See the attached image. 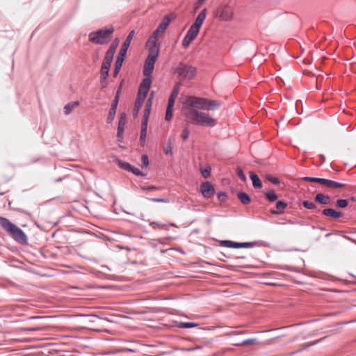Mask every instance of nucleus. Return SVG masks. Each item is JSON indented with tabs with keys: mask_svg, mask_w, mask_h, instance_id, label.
<instances>
[{
	"mask_svg": "<svg viewBox=\"0 0 356 356\" xmlns=\"http://www.w3.org/2000/svg\"><path fill=\"white\" fill-rule=\"evenodd\" d=\"M315 200L323 204H328L330 202V197L322 193H318L315 197Z\"/></svg>",
	"mask_w": 356,
	"mask_h": 356,
	"instance_id": "obj_21",
	"label": "nucleus"
},
{
	"mask_svg": "<svg viewBox=\"0 0 356 356\" xmlns=\"http://www.w3.org/2000/svg\"><path fill=\"white\" fill-rule=\"evenodd\" d=\"M152 200L153 202H165V203H167V202H169L168 200L162 199V198H154V199H152Z\"/></svg>",
	"mask_w": 356,
	"mask_h": 356,
	"instance_id": "obj_49",
	"label": "nucleus"
},
{
	"mask_svg": "<svg viewBox=\"0 0 356 356\" xmlns=\"http://www.w3.org/2000/svg\"><path fill=\"white\" fill-rule=\"evenodd\" d=\"M118 102H119V91L117 92V95H116L114 100L113 101V103L111 104V108H113V109L117 110V106H118Z\"/></svg>",
	"mask_w": 356,
	"mask_h": 356,
	"instance_id": "obj_36",
	"label": "nucleus"
},
{
	"mask_svg": "<svg viewBox=\"0 0 356 356\" xmlns=\"http://www.w3.org/2000/svg\"><path fill=\"white\" fill-rule=\"evenodd\" d=\"M323 214L327 217H330L332 218H339L343 216V213L340 211H337L333 209H325L323 211Z\"/></svg>",
	"mask_w": 356,
	"mask_h": 356,
	"instance_id": "obj_17",
	"label": "nucleus"
},
{
	"mask_svg": "<svg viewBox=\"0 0 356 356\" xmlns=\"http://www.w3.org/2000/svg\"><path fill=\"white\" fill-rule=\"evenodd\" d=\"M147 122H142L140 136V142L142 146H143L145 143V138L147 136Z\"/></svg>",
	"mask_w": 356,
	"mask_h": 356,
	"instance_id": "obj_19",
	"label": "nucleus"
},
{
	"mask_svg": "<svg viewBox=\"0 0 356 356\" xmlns=\"http://www.w3.org/2000/svg\"><path fill=\"white\" fill-rule=\"evenodd\" d=\"M115 53V50L109 48L106 54V56L104 57L103 62L108 63V64H111Z\"/></svg>",
	"mask_w": 356,
	"mask_h": 356,
	"instance_id": "obj_22",
	"label": "nucleus"
},
{
	"mask_svg": "<svg viewBox=\"0 0 356 356\" xmlns=\"http://www.w3.org/2000/svg\"><path fill=\"white\" fill-rule=\"evenodd\" d=\"M175 101V99L173 98V97H170V98L168 99L167 108L172 109V108L174 106Z\"/></svg>",
	"mask_w": 356,
	"mask_h": 356,
	"instance_id": "obj_43",
	"label": "nucleus"
},
{
	"mask_svg": "<svg viewBox=\"0 0 356 356\" xmlns=\"http://www.w3.org/2000/svg\"><path fill=\"white\" fill-rule=\"evenodd\" d=\"M185 104L189 106L188 109L214 111L220 106L219 102L207 98L195 96L188 97Z\"/></svg>",
	"mask_w": 356,
	"mask_h": 356,
	"instance_id": "obj_2",
	"label": "nucleus"
},
{
	"mask_svg": "<svg viewBox=\"0 0 356 356\" xmlns=\"http://www.w3.org/2000/svg\"><path fill=\"white\" fill-rule=\"evenodd\" d=\"M179 326L182 328H192V327H197V324L195 323L186 322V323H180Z\"/></svg>",
	"mask_w": 356,
	"mask_h": 356,
	"instance_id": "obj_30",
	"label": "nucleus"
},
{
	"mask_svg": "<svg viewBox=\"0 0 356 356\" xmlns=\"http://www.w3.org/2000/svg\"><path fill=\"white\" fill-rule=\"evenodd\" d=\"M303 206L308 209H312L316 207V205L314 202H309V201H304L302 203Z\"/></svg>",
	"mask_w": 356,
	"mask_h": 356,
	"instance_id": "obj_37",
	"label": "nucleus"
},
{
	"mask_svg": "<svg viewBox=\"0 0 356 356\" xmlns=\"http://www.w3.org/2000/svg\"><path fill=\"white\" fill-rule=\"evenodd\" d=\"M179 85H176V86L175 87L170 97H173V98L176 99V97H177L178 95V93H179Z\"/></svg>",
	"mask_w": 356,
	"mask_h": 356,
	"instance_id": "obj_42",
	"label": "nucleus"
},
{
	"mask_svg": "<svg viewBox=\"0 0 356 356\" xmlns=\"http://www.w3.org/2000/svg\"><path fill=\"white\" fill-rule=\"evenodd\" d=\"M320 184L325 186V187L331 189H336L339 188H343L345 186V184L340 182H337L332 180L321 179L320 181Z\"/></svg>",
	"mask_w": 356,
	"mask_h": 356,
	"instance_id": "obj_12",
	"label": "nucleus"
},
{
	"mask_svg": "<svg viewBox=\"0 0 356 356\" xmlns=\"http://www.w3.org/2000/svg\"><path fill=\"white\" fill-rule=\"evenodd\" d=\"M129 172H131L138 176H145V174H143L139 169L133 165H131Z\"/></svg>",
	"mask_w": 356,
	"mask_h": 356,
	"instance_id": "obj_31",
	"label": "nucleus"
},
{
	"mask_svg": "<svg viewBox=\"0 0 356 356\" xmlns=\"http://www.w3.org/2000/svg\"><path fill=\"white\" fill-rule=\"evenodd\" d=\"M116 111L117 110H115V109L110 108L108 115V117L106 119V122L108 123H111L113 121L115 114H116Z\"/></svg>",
	"mask_w": 356,
	"mask_h": 356,
	"instance_id": "obj_29",
	"label": "nucleus"
},
{
	"mask_svg": "<svg viewBox=\"0 0 356 356\" xmlns=\"http://www.w3.org/2000/svg\"><path fill=\"white\" fill-rule=\"evenodd\" d=\"M163 34L164 33H163L161 30L156 28V29L152 33V34L149 38L146 44V47L155 48L160 50V44L159 42V39Z\"/></svg>",
	"mask_w": 356,
	"mask_h": 356,
	"instance_id": "obj_10",
	"label": "nucleus"
},
{
	"mask_svg": "<svg viewBox=\"0 0 356 356\" xmlns=\"http://www.w3.org/2000/svg\"><path fill=\"white\" fill-rule=\"evenodd\" d=\"M199 348L198 347L197 348H185L184 350H186V351H192V350H194L195 349H197Z\"/></svg>",
	"mask_w": 356,
	"mask_h": 356,
	"instance_id": "obj_53",
	"label": "nucleus"
},
{
	"mask_svg": "<svg viewBox=\"0 0 356 356\" xmlns=\"http://www.w3.org/2000/svg\"><path fill=\"white\" fill-rule=\"evenodd\" d=\"M202 195L206 198H211L215 193L214 188L210 182H204L200 186Z\"/></svg>",
	"mask_w": 356,
	"mask_h": 356,
	"instance_id": "obj_11",
	"label": "nucleus"
},
{
	"mask_svg": "<svg viewBox=\"0 0 356 356\" xmlns=\"http://www.w3.org/2000/svg\"><path fill=\"white\" fill-rule=\"evenodd\" d=\"M266 195L270 201H275L277 199V195L273 191L268 192Z\"/></svg>",
	"mask_w": 356,
	"mask_h": 356,
	"instance_id": "obj_32",
	"label": "nucleus"
},
{
	"mask_svg": "<svg viewBox=\"0 0 356 356\" xmlns=\"http://www.w3.org/2000/svg\"><path fill=\"white\" fill-rule=\"evenodd\" d=\"M152 105V104H150V101L147 102L146 105H145V109L144 111L143 122H148V119H149L150 112H151Z\"/></svg>",
	"mask_w": 356,
	"mask_h": 356,
	"instance_id": "obj_24",
	"label": "nucleus"
},
{
	"mask_svg": "<svg viewBox=\"0 0 356 356\" xmlns=\"http://www.w3.org/2000/svg\"><path fill=\"white\" fill-rule=\"evenodd\" d=\"M172 18L170 17V15H167L165 16L163 20L161 21V22L159 24V25L158 26V29L159 30H161L163 33H165L166 29L168 28V26H169L170 22L172 21Z\"/></svg>",
	"mask_w": 356,
	"mask_h": 356,
	"instance_id": "obj_18",
	"label": "nucleus"
},
{
	"mask_svg": "<svg viewBox=\"0 0 356 356\" xmlns=\"http://www.w3.org/2000/svg\"><path fill=\"white\" fill-rule=\"evenodd\" d=\"M237 174L241 180L245 181L246 177H245V175H244L243 172L242 171V170H241V169L238 170Z\"/></svg>",
	"mask_w": 356,
	"mask_h": 356,
	"instance_id": "obj_47",
	"label": "nucleus"
},
{
	"mask_svg": "<svg viewBox=\"0 0 356 356\" xmlns=\"http://www.w3.org/2000/svg\"><path fill=\"white\" fill-rule=\"evenodd\" d=\"M153 97H154V94L153 92L151 93L149 97L148 98L147 101H150V104H152V99H153Z\"/></svg>",
	"mask_w": 356,
	"mask_h": 356,
	"instance_id": "obj_52",
	"label": "nucleus"
},
{
	"mask_svg": "<svg viewBox=\"0 0 356 356\" xmlns=\"http://www.w3.org/2000/svg\"><path fill=\"white\" fill-rule=\"evenodd\" d=\"M218 199L220 200V201H225L226 199H227V195L225 193H219L218 194Z\"/></svg>",
	"mask_w": 356,
	"mask_h": 356,
	"instance_id": "obj_48",
	"label": "nucleus"
},
{
	"mask_svg": "<svg viewBox=\"0 0 356 356\" xmlns=\"http://www.w3.org/2000/svg\"><path fill=\"white\" fill-rule=\"evenodd\" d=\"M142 105H143V104H141L140 102H135L134 111H135L136 115H138V113L139 110L140 109Z\"/></svg>",
	"mask_w": 356,
	"mask_h": 356,
	"instance_id": "obj_45",
	"label": "nucleus"
},
{
	"mask_svg": "<svg viewBox=\"0 0 356 356\" xmlns=\"http://www.w3.org/2000/svg\"><path fill=\"white\" fill-rule=\"evenodd\" d=\"M0 225L12 235L15 240L22 243L26 242V236L24 232L7 218L0 217Z\"/></svg>",
	"mask_w": 356,
	"mask_h": 356,
	"instance_id": "obj_4",
	"label": "nucleus"
},
{
	"mask_svg": "<svg viewBox=\"0 0 356 356\" xmlns=\"http://www.w3.org/2000/svg\"><path fill=\"white\" fill-rule=\"evenodd\" d=\"M142 161V167L143 168H147L149 165V159L148 156L145 154L143 155L141 157Z\"/></svg>",
	"mask_w": 356,
	"mask_h": 356,
	"instance_id": "obj_35",
	"label": "nucleus"
},
{
	"mask_svg": "<svg viewBox=\"0 0 356 356\" xmlns=\"http://www.w3.org/2000/svg\"><path fill=\"white\" fill-rule=\"evenodd\" d=\"M238 197L240 200V201L244 204H248L251 201L250 197L245 193H238Z\"/></svg>",
	"mask_w": 356,
	"mask_h": 356,
	"instance_id": "obj_26",
	"label": "nucleus"
},
{
	"mask_svg": "<svg viewBox=\"0 0 356 356\" xmlns=\"http://www.w3.org/2000/svg\"><path fill=\"white\" fill-rule=\"evenodd\" d=\"M147 48L148 49L149 54L144 64L143 74L145 76L149 77L153 72L155 62L159 54V49L151 47Z\"/></svg>",
	"mask_w": 356,
	"mask_h": 356,
	"instance_id": "obj_8",
	"label": "nucleus"
},
{
	"mask_svg": "<svg viewBox=\"0 0 356 356\" xmlns=\"http://www.w3.org/2000/svg\"><path fill=\"white\" fill-rule=\"evenodd\" d=\"M113 32L114 27L113 26L105 27L97 31L91 32L88 35V40L95 44H105L110 40Z\"/></svg>",
	"mask_w": 356,
	"mask_h": 356,
	"instance_id": "obj_5",
	"label": "nucleus"
},
{
	"mask_svg": "<svg viewBox=\"0 0 356 356\" xmlns=\"http://www.w3.org/2000/svg\"><path fill=\"white\" fill-rule=\"evenodd\" d=\"M111 64H108L106 63H102V68H101V83L103 87L106 86V80L108 76V72L110 70Z\"/></svg>",
	"mask_w": 356,
	"mask_h": 356,
	"instance_id": "obj_14",
	"label": "nucleus"
},
{
	"mask_svg": "<svg viewBox=\"0 0 356 356\" xmlns=\"http://www.w3.org/2000/svg\"><path fill=\"white\" fill-rule=\"evenodd\" d=\"M146 97L147 96H145L144 95H141V94L138 93V96H137L136 102H140L141 104H143Z\"/></svg>",
	"mask_w": 356,
	"mask_h": 356,
	"instance_id": "obj_40",
	"label": "nucleus"
},
{
	"mask_svg": "<svg viewBox=\"0 0 356 356\" xmlns=\"http://www.w3.org/2000/svg\"><path fill=\"white\" fill-rule=\"evenodd\" d=\"M221 245L227 248H247L250 246L249 243H236L232 241H223Z\"/></svg>",
	"mask_w": 356,
	"mask_h": 356,
	"instance_id": "obj_15",
	"label": "nucleus"
},
{
	"mask_svg": "<svg viewBox=\"0 0 356 356\" xmlns=\"http://www.w3.org/2000/svg\"><path fill=\"white\" fill-rule=\"evenodd\" d=\"M151 83L152 81L149 77H147L145 79H143L140 86L138 93L147 96V94L151 86Z\"/></svg>",
	"mask_w": 356,
	"mask_h": 356,
	"instance_id": "obj_16",
	"label": "nucleus"
},
{
	"mask_svg": "<svg viewBox=\"0 0 356 356\" xmlns=\"http://www.w3.org/2000/svg\"><path fill=\"white\" fill-rule=\"evenodd\" d=\"M199 1L202 3L204 1V0H199Z\"/></svg>",
	"mask_w": 356,
	"mask_h": 356,
	"instance_id": "obj_55",
	"label": "nucleus"
},
{
	"mask_svg": "<svg viewBox=\"0 0 356 356\" xmlns=\"http://www.w3.org/2000/svg\"><path fill=\"white\" fill-rule=\"evenodd\" d=\"M201 172H202V176L204 178H207L210 175L211 170H210L209 168H207L202 170Z\"/></svg>",
	"mask_w": 356,
	"mask_h": 356,
	"instance_id": "obj_41",
	"label": "nucleus"
},
{
	"mask_svg": "<svg viewBox=\"0 0 356 356\" xmlns=\"http://www.w3.org/2000/svg\"><path fill=\"white\" fill-rule=\"evenodd\" d=\"M34 318H49V316H44V317H33Z\"/></svg>",
	"mask_w": 356,
	"mask_h": 356,
	"instance_id": "obj_54",
	"label": "nucleus"
},
{
	"mask_svg": "<svg viewBox=\"0 0 356 356\" xmlns=\"http://www.w3.org/2000/svg\"><path fill=\"white\" fill-rule=\"evenodd\" d=\"M254 339H248V340L243 341L242 345L252 344L254 343Z\"/></svg>",
	"mask_w": 356,
	"mask_h": 356,
	"instance_id": "obj_51",
	"label": "nucleus"
},
{
	"mask_svg": "<svg viewBox=\"0 0 356 356\" xmlns=\"http://www.w3.org/2000/svg\"><path fill=\"white\" fill-rule=\"evenodd\" d=\"M336 204L339 208H346L348 206V202L346 200L341 199L337 201Z\"/></svg>",
	"mask_w": 356,
	"mask_h": 356,
	"instance_id": "obj_33",
	"label": "nucleus"
},
{
	"mask_svg": "<svg viewBox=\"0 0 356 356\" xmlns=\"http://www.w3.org/2000/svg\"><path fill=\"white\" fill-rule=\"evenodd\" d=\"M185 115L188 120L195 125L213 127L216 124V120L203 111L187 109Z\"/></svg>",
	"mask_w": 356,
	"mask_h": 356,
	"instance_id": "obj_1",
	"label": "nucleus"
},
{
	"mask_svg": "<svg viewBox=\"0 0 356 356\" xmlns=\"http://www.w3.org/2000/svg\"><path fill=\"white\" fill-rule=\"evenodd\" d=\"M207 9H203L196 17L194 23L191 25L184 37L182 44L184 47H188L191 42L197 37L200 28L206 19Z\"/></svg>",
	"mask_w": 356,
	"mask_h": 356,
	"instance_id": "obj_3",
	"label": "nucleus"
},
{
	"mask_svg": "<svg viewBox=\"0 0 356 356\" xmlns=\"http://www.w3.org/2000/svg\"><path fill=\"white\" fill-rule=\"evenodd\" d=\"M197 70L195 67L179 63L175 70V73L183 79H192L196 75Z\"/></svg>",
	"mask_w": 356,
	"mask_h": 356,
	"instance_id": "obj_9",
	"label": "nucleus"
},
{
	"mask_svg": "<svg viewBox=\"0 0 356 356\" xmlns=\"http://www.w3.org/2000/svg\"><path fill=\"white\" fill-rule=\"evenodd\" d=\"M79 105L78 102H73L67 104L64 106V113L65 115H69L77 106Z\"/></svg>",
	"mask_w": 356,
	"mask_h": 356,
	"instance_id": "obj_23",
	"label": "nucleus"
},
{
	"mask_svg": "<svg viewBox=\"0 0 356 356\" xmlns=\"http://www.w3.org/2000/svg\"><path fill=\"white\" fill-rule=\"evenodd\" d=\"M127 121V115L124 113H121L118 127V133L117 137L120 139L122 138L123 133L124 130V127Z\"/></svg>",
	"mask_w": 356,
	"mask_h": 356,
	"instance_id": "obj_13",
	"label": "nucleus"
},
{
	"mask_svg": "<svg viewBox=\"0 0 356 356\" xmlns=\"http://www.w3.org/2000/svg\"><path fill=\"white\" fill-rule=\"evenodd\" d=\"M214 15L221 21L231 22L234 18V6L229 3H222L214 11Z\"/></svg>",
	"mask_w": 356,
	"mask_h": 356,
	"instance_id": "obj_7",
	"label": "nucleus"
},
{
	"mask_svg": "<svg viewBox=\"0 0 356 356\" xmlns=\"http://www.w3.org/2000/svg\"><path fill=\"white\" fill-rule=\"evenodd\" d=\"M268 179L274 184H277L280 183V180L277 177H270L268 178Z\"/></svg>",
	"mask_w": 356,
	"mask_h": 356,
	"instance_id": "obj_50",
	"label": "nucleus"
},
{
	"mask_svg": "<svg viewBox=\"0 0 356 356\" xmlns=\"http://www.w3.org/2000/svg\"><path fill=\"white\" fill-rule=\"evenodd\" d=\"M172 109L167 108L166 113H165V120H170L172 119Z\"/></svg>",
	"mask_w": 356,
	"mask_h": 356,
	"instance_id": "obj_44",
	"label": "nucleus"
},
{
	"mask_svg": "<svg viewBox=\"0 0 356 356\" xmlns=\"http://www.w3.org/2000/svg\"><path fill=\"white\" fill-rule=\"evenodd\" d=\"M118 44H119V40L118 39H115L113 42V43L111 44V45L110 46L109 48L113 49V50L116 51V49H117Z\"/></svg>",
	"mask_w": 356,
	"mask_h": 356,
	"instance_id": "obj_46",
	"label": "nucleus"
},
{
	"mask_svg": "<svg viewBox=\"0 0 356 356\" xmlns=\"http://www.w3.org/2000/svg\"><path fill=\"white\" fill-rule=\"evenodd\" d=\"M163 152L165 154H171L172 151V147H171V141L170 140H168V143L167 145H165V147L163 148Z\"/></svg>",
	"mask_w": 356,
	"mask_h": 356,
	"instance_id": "obj_34",
	"label": "nucleus"
},
{
	"mask_svg": "<svg viewBox=\"0 0 356 356\" xmlns=\"http://www.w3.org/2000/svg\"><path fill=\"white\" fill-rule=\"evenodd\" d=\"M250 177L252 181V185L254 188H260L262 186L261 181L259 177L254 173L250 172Z\"/></svg>",
	"mask_w": 356,
	"mask_h": 356,
	"instance_id": "obj_20",
	"label": "nucleus"
},
{
	"mask_svg": "<svg viewBox=\"0 0 356 356\" xmlns=\"http://www.w3.org/2000/svg\"><path fill=\"white\" fill-rule=\"evenodd\" d=\"M287 204L283 201H278L276 203L277 211H272L273 213L278 214L283 212L284 209L286 207Z\"/></svg>",
	"mask_w": 356,
	"mask_h": 356,
	"instance_id": "obj_25",
	"label": "nucleus"
},
{
	"mask_svg": "<svg viewBox=\"0 0 356 356\" xmlns=\"http://www.w3.org/2000/svg\"><path fill=\"white\" fill-rule=\"evenodd\" d=\"M117 163H118V165L122 168V169H124L127 171H129V168L131 167V164L126 162V161H121V160H118L117 161Z\"/></svg>",
	"mask_w": 356,
	"mask_h": 356,
	"instance_id": "obj_28",
	"label": "nucleus"
},
{
	"mask_svg": "<svg viewBox=\"0 0 356 356\" xmlns=\"http://www.w3.org/2000/svg\"><path fill=\"white\" fill-rule=\"evenodd\" d=\"M189 134H190L189 130L187 128H185L183 130L181 136L183 140H186L188 138Z\"/></svg>",
	"mask_w": 356,
	"mask_h": 356,
	"instance_id": "obj_39",
	"label": "nucleus"
},
{
	"mask_svg": "<svg viewBox=\"0 0 356 356\" xmlns=\"http://www.w3.org/2000/svg\"><path fill=\"white\" fill-rule=\"evenodd\" d=\"M49 328V326L48 325H42V326H38L35 327H28L24 328V331L31 332V331H46L48 330Z\"/></svg>",
	"mask_w": 356,
	"mask_h": 356,
	"instance_id": "obj_27",
	"label": "nucleus"
},
{
	"mask_svg": "<svg viewBox=\"0 0 356 356\" xmlns=\"http://www.w3.org/2000/svg\"><path fill=\"white\" fill-rule=\"evenodd\" d=\"M134 35H135V31H131L129 33V34L128 35V36L127 37L125 41L124 42L122 46L121 47V49L120 51V53L118 54V56L117 57L116 62H115V70L113 72V74L115 76H116L118 74V73L121 69V67L122 65V63L124 60L125 56L127 54V50L130 46L131 42Z\"/></svg>",
	"mask_w": 356,
	"mask_h": 356,
	"instance_id": "obj_6",
	"label": "nucleus"
},
{
	"mask_svg": "<svg viewBox=\"0 0 356 356\" xmlns=\"http://www.w3.org/2000/svg\"><path fill=\"white\" fill-rule=\"evenodd\" d=\"M302 179L306 181L316 182L320 184L321 178L305 177Z\"/></svg>",
	"mask_w": 356,
	"mask_h": 356,
	"instance_id": "obj_38",
	"label": "nucleus"
}]
</instances>
